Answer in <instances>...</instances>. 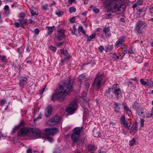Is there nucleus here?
<instances>
[{"instance_id": "obj_1", "label": "nucleus", "mask_w": 153, "mask_h": 153, "mask_svg": "<svg viewBox=\"0 0 153 153\" xmlns=\"http://www.w3.org/2000/svg\"><path fill=\"white\" fill-rule=\"evenodd\" d=\"M72 84L70 82H62L59 85L56 92V96L60 101L65 100L66 95L72 91Z\"/></svg>"}, {"instance_id": "obj_2", "label": "nucleus", "mask_w": 153, "mask_h": 153, "mask_svg": "<svg viewBox=\"0 0 153 153\" xmlns=\"http://www.w3.org/2000/svg\"><path fill=\"white\" fill-rule=\"evenodd\" d=\"M103 79V76L101 73L97 74L92 84V86L98 90L101 86Z\"/></svg>"}, {"instance_id": "obj_3", "label": "nucleus", "mask_w": 153, "mask_h": 153, "mask_svg": "<svg viewBox=\"0 0 153 153\" xmlns=\"http://www.w3.org/2000/svg\"><path fill=\"white\" fill-rule=\"evenodd\" d=\"M126 7V5L123 4L121 0L117 1L113 6V8L115 11L118 12V13H122L124 12Z\"/></svg>"}, {"instance_id": "obj_4", "label": "nucleus", "mask_w": 153, "mask_h": 153, "mask_svg": "<svg viewBox=\"0 0 153 153\" xmlns=\"http://www.w3.org/2000/svg\"><path fill=\"white\" fill-rule=\"evenodd\" d=\"M78 108L77 101L74 100L69 104L66 109V111L70 114H72Z\"/></svg>"}, {"instance_id": "obj_5", "label": "nucleus", "mask_w": 153, "mask_h": 153, "mask_svg": "<svg viewBox=\"0 0 153 153\" xmlns=\"http://www.w3.org/2000/svg\"><path fill=\"white\" fill-rule=\"evenodd\" d=\"M82 131V127H77L74 128V131L71 136V138L74 142H77L78 140L80 133Z\"/></svg>"}, {"instance_id": "obj_6", "label": "nucleus", "mask_w": 153, "mask_h": 153, "mask_svg": "<svg viewBox=\"0 0 153 153\" xmlns=\"http://www.w3.org/2000/svg\"><path fill=\"white\" fill-rule=\"evenodd\" d=\"M29 133L30 134V136L36 137L39 138L41 136L42 132L37 128H32L30 129Z\"/></svg>"}, {"instance_id": "obj_7", "label": "nucleus", "mask_w": 153, "mask_h": 153, "mask_svg": "<svg viewBox=\"0 0 153 153\" xmlns=\"http://www.w3.org/2000/svg\"><path fill=\"white\" fill-rule=\"evenodd\" d=\"M58 132V129L55 128H47L45 129L43 132L45 135L53 136L54 135L56 132Z\"/></svg>"}, {"instance_id": "obj_8", "label": "nucleus", "mask_w": 153, "mask_h": 153, "mask_svg": "<svg viewBox=\"0 0 153 153\" xmlns=\"http://www.w3.org/2000/svg\"><path fill=\"white\" fill-rule=\"evenodd\" d=\"M65 30L62 29L58 30L56 34L55 39L58 41L62 40L64 37Z\"/></svg>"}, {"instance_id": "obj_9", "label": "nucleus", "mask_w": 153, "mask_h": 153, "mask_svg": "<svg viewBox=\"0 0 153 153\" xmlns=\"http://www.w3.org/2000/svg\"><path fill=\"white\" fill-rule=\"evenodd\" d=\"M145 23L144 22L139 21L137 24L135 30L138 34L142 33V30L145 26Z\"/></svg>"}, {"instance_id": "obj_10", "label": "nucleus", "mask_w": 153, "mask_h": 153, "mask_svg": "<svg viewBox=\"0 0 153 153\" xmlns=\"http://www.w3.org/2000/svg\"><path fill=\"white\" fill-rule=\"evenodd\" d=\"M126 40V38L124 36H120L114 45V47L115 48H117L123 45Z\"/></svg>"}, {"instance_id": "obj_11", "label": "nucleus", "mask_w": 153, "mask_h": 153, "mask_svg": "<svg viewBox=\"0 0 153 153\" xmlns=\"http://www.w3.org/2000/svg\"><path fill=\"white\" fill-rule=\"evenodd\" d=\"M30 129L27 128H24L18 132V135L19 136H24L25 135L30 136V134L29 133Z\"/></svg>"}, {"instance_id": "obj_12", "label": "nucleus", "mask_w": 153, "mask_h": 153, "mask_svg": "<svg viewBox=\"0 0 153 153\" xmlns=\"http://www.w3.org/2000/svg\"><path fill=\"white\" fill-rule=\"evenodd\" d=\"M137 125L136 123L134 124H131L128 127V129L131 130L130 133L133 134L137 131Z\"/></svg>"}, {"instance_id": "obj_13", "label": "nucleus", "mask_w": 153, "mask_h": 153, "mask_svg": "<svg viewBox=\"0 0 153 153\" xmlns=\"http://www.w3.org/2000/svg\"><path fill=\"white\" fill-rule=\"evenodd\" d=\"M27 79V78L25 77H21L19 78V83L20 86L22 88L26 85Z\"/></svg>"}, {"instance_id": "obj_14", "label": "nucleus", "mask_w": 153, "mask_h": 153, "mask_svg": "<svg viewBox=\"0 0 153 153\" xmlns=\"http://www.w3.org/2000/svg\"><path fill=\"white\" fill-rule=\"evenodd\" d=\"M52 107L51 106H49L47 107L45 112V115L46 117H48L50 115L52 112Z\"/></svg>"}, {"instance_id": "obj_15", "label": "nucleus", "mask_w": 153, "mask_h": 153, "mask_svg": "<svg viewBox=\"0 0 153 153\" xmlns=\"http://www.w3.org/2000/svg\"><path fill=\"white\" fill-rule=\"evenodd\" d=\"M25 16V14L23 12H21L19 14V18L18 19V21L20 23L21 26L22 24H21L23 23L24 20L25 19H24V18Z\"/></svg>"}, {"instance_id": "obj_16", "label": "nucleus", "mask_w": 153, "mask_h": 153, "mask_svg": "<svg viewBox=\"0 0 153 153\" xmlns=\"http://www.w3.org/2000/svg\"><path fill=\"white\" fill-rule=\"evenodd\" d=\"M34 22V21L31 19H29V20L25 19L24 20L23 23L21 24V27L24 28L25 24L29 25V24L33 23Z\"/></svg>"}, {"instance_id": "obj_17", "label": "nucleus", "mask_w": 153, "mask_h": 153, "mask_svg": "<svg viewBox=\"0 0 153 153\" xmlns=\"http://www.w3.org/2000/svg\"><path fill=\"white\" fill-rule=\"evenodd\" d=\"M145 13V11L143 9H139L137 11L136 17L138 18L140 16H144Z\"/></svg>"}, {"instance_id": "obj_18", "label": "nucleus", "mask_w": 153, "mask_h": 153, "mask_svg": "<svg viewBox=\"0 0 153 153\" xmlns=\"http://www.w3.org/2000/svg\"><path fill=\"white\" fill-rule=\"evenodd\" d=\"M79 81L81 82H84L87 80V78L84 74L80 75L78 77Z\"/></svg>"}, {"instance_id": "obj_19", "label": "nucleus", "mask_w": 153, "mask_h": 153, "mask_svg": "<svg viewBox=\"0 0 153 153\" xmlns=\"http://www.w3.org/2000/svg\"><path fill=\"white\" fill-rule=\"evenodd\" d=\"M114 104L115 105L114 111L117 113L120 112V104L115 102H114Z\"/></svg>"}, {"instance_id": "obj_20", "label": "nucleus", "mask_w": 153, "mask_h": 153, "mask_svg": "<svg viewBox=\"0 0 153 153\" xmlns=\"http://www.w3.org/2000/svg\"><path fill=\"white\" fill-rule=\"evenodd\" d=\"M13 66L14 67L15 70L16 71L19 70L21 68L20 65L16 61L13 63Z\"/></svg>"}, {"instance_id": "obj_21", "label": "nucleus", "mask_w": 153, "mask_h": 153, "mask_svg": "<svg viewBox=\"0 0 153 153\" xmlns=\"http://www.w3.org/2000/svg\"><path fill=\"white\" fill-rule=\"evenodd\" d=\"M132 107L133 109L137 110L140 107V104L137 102L135 101L132 104Z\"/></svg>"}, {"instance_id": "obj_22", "label": "nucleus", "mask_w": 153, "mask_h": 153, "mask_svg": "<svg viewBox=\"0 0 153 153\" xmlns=\"http://www.w3.org/2000/svg\"><path fill=\"white\" fill-rule=\"evenodd\" d=\"M54 123V124L56 125L60 121V117L57 116L55 117L52 119Z\"/></svg>"}, {"instance_id": "obj_23", "label": "nucleus", "mask_w": 153, "mask_h": 153, "mask_svg": "<svg viewBox=\"0 0 153 153\" xmlns=\"http://www.w3.org/2000/svg\"><path fill=\"white\" fill-rule=\"evenodd\" d=\"M144 110H145L143 108H141L138 109L136 111L139 115L140 116H142V114H143L144 113Z\"/></svg>"}, {"instance_id": "obj_24", "label": "nucleus", "mask_w": 153, "mask_h": 153, "mask_svg": "<svg viewBox=\"0 0 153 153\" xmlns=\"http://www.w3.org/2000/svg\"><path fill=\"white\" fill-rule=\"evenodd\" d=\"M88 150L90 152L94 151L96 150L94 146L92 145H88Z\"/></svg>"}, {"instance_id": "obj_25", "label": "nucleus", "mask_w": 153, "mask_h": 153, "mask_svg": "<svg viewBox=\"0 0 153 153\" xmlns=\"http://www.w3.org/2000/svg\"><path fill=\"white\" fill-rule=\"evenodd\" d=\"M121 93V90L120 88L114 89V93L116 96L118 95Z\"/></svg>"}, {"instance_id": "obj_26", "label": "nucleus", "mask_w": 153, "mask_h": 153, "mask_svg": "<svg viewBox=\"0 0 153 153\" xmlns=\"http://www.w3.org/2000/svg\"><path fill=\"white\" fill-rule=\"evenodd\" d=\"M96 36V34L95 33L92 34L91 35L89 36L87 39V41L90 42L93 38H94Z\"/></svg>"}, {"instance_id": "obj_27", "label": "nucleus", "mask_w": 153, "mask_h": 153, "mask_svg": "<svg viewBox=\"0 0 153 153\" xmlns=\"http://www.w3.org/2000/svg\"><path fill=\"white\" fill-rule=\"evenodd\" d=\"M90 8L92 10H93L96 13H97L99 11V10L98 8H96L93 5H91L90 7Z\"/></svg>"}, {"instance_id": "obj_28", "label": "nucleus", "mask_w": 153, "mask_h": 153, "mask_svg": "<svg viewBox=\"0 0 153 153\" xmlns=\"http://www.w3.org/2000/svg\"><path fill=\"white\" fill-rule=\"evenodd\" d=\"M64 13V12L63 11H61L59 10H56V14L58 17L61 16L63 15Z\"/></svg>"}, {"instance_id": "obj_29", "label": "nucleus", "mask_w": 153, "mask_h": 153, "mask_svg": "<svg viewBox=\"0 0 153 153\" xmlns=\"http://www.w3.org/2000/svg\"><path fill=\"white\" fill-rule=\"evenodd\" d=\"M125 110L126 111V113L128 114H131L132 112L131 110L126 106H125L124 107Z\"/></svg>"}, {"instance_id": "obj_30", "label": "nucleus", "mask_w": 153, "mask_h": 153, "mask_svg": "<svg viewBox=\"0 0 153 153\" xmlns=\"http://www.w3.org/2000/svg\"><path fill=\"white\" fill-rule=\"evenodd\" d=\"M110 29L109 27H105L103 28V32L105 34H107L109 32Z\"/></svg>"}, {"instance_id": "obj_31", "label": "nucleus", "mask_w": 153, "mask_h": 153, "mask_svg": "<svg viewBox=\"0 0 153 153\" xmlns=\"http://www.w3.org/2000/svg\"><path fill=\"white\" fill-rule=\"evenodd\" d=\"M9 8V7L7 5H6L4 8V10H6L5 12V16H7L9 13V11H8Z\"/></svg>"}, {"instance_id": "obj_32", "label": "nucleus", "mask_w": 153, "mask_h": 153, "mask_svg": "<svg viewBox=\"0 0 153 153\" xmlns=\"http://www.w3.org/2000/svg\"><path fill=\"white\" fill-rule=\"evenodd\" d=\"M47 124L48 126H53L55 125V124H54V123L52 119L51 120L48 121L47 123Z\"/></svg>"}, {"instance_id": "obj_33", "label": "nucleus", "mask_w": 153, "mask_h": 153, "mask_svg": "<svg viewBox=\"0 0 153 153\" xmlns=\"http://www.w3.org/2000/svg\"><path fill=\"white\" fill-rule=\"evenodd\" d=\"M111 57L113 58H115V59L116 58L117 60H118V59L120 58V56H118L117 54L115 53H113L111 55Z\"/></svg>"}, {"instance_id": "obj_34", "label": "nucleus", "mask_w": 153, "mask_h": 153, "mask_svg": "<svg viewBox=\"0 0 153 153\" xmlns=\"http://www.w3.org/2000/svg\"><path fill=\"white\" fill-rule=\"evenodd\" d=\"M48 28V33L49 35L51 34L53 32V28L51 27H46Z\"/></svg>"}, {"instance_id": "obj_35", "label": "nucleus", "mask_w": 153, "mask_h": 153, "mask_svg": "<svg viewBox=\"0 0 153 153\" xmlns=\"http://www.w3.org/2000/svg\"><path fill=\"white\" fill-rule=\"evenodd\" d=\"M76 11V9L74 7H71L69 8V12L70 13H72Z\"/></svg>"}, {"instance_id": "obj_36", "label": "nucleus", "mask_w": 153, "mask_h": 153, "mask_svg": "<svg viewBox=\"0 0 153 153\" xmlns=\"http://www.w3.org/2000/svg\"><path fill=\"white\" fill-rule=\"evenodd\" d=\"M30 13L31 14V15L33 16H34L35 15L37 16L38 15V12H36L34 10L32 9H30Z\"/></svg>"}, {"instance_id": "obj_37", "label": "nucleus", "mask_w": 153, "mask_h": 153, "mask_svg": "<svg viewBox=\"0 0 153 153\" xmlns=\"http://www.w3.org/2000/svg\"><path fill=\"white\" fill-rule=\"evenodd\" d=\"M78 30L81 32L83 34H85V30H84L82 27H79L78 28Z\"/></svg>"}, {"instance_id": "obj_38", "label": "nucleus", "mask_w": 153, "mask_h": 153, "mask_svg": "<svg viewBox=\"0 0 153 153\" xmlns=\"http://www.w3.org/2000/svg\"><path fill=\"white\" fill-rule=\"evenodd\" d=\"M19 128V126H17L15 127L13 129L12 132V134H13L15 133L16 131H17Z\"/></svg>"}, {"instance_id": "obj_39", "label": "nucleus", "mask_w": 153, "mask_h": 153, "mask_svg": "<svg viewBox=\"0 0 153 153\" xmlns=\"http://www.w3.org/2000/svg\"><path fill=\"white\" fill-rule=\"evenodd\" d=\"M0 60L3 62H5L7 60L6 56L5 55L0 56Z\"/></svg>"}, {"instance_id": "obj_40", "label": "nucleus", "mask_w": 153, "mask_h": 153, "mask_svg": "<svg viewBox=\"0 0 153 153\" xmlns=\"http://www.w3.org/2000/svg\"><path fill=\"white\" fill-rule=\"evenodd\" d=\"M111 88H109L106 91L105 93V95L106 96H108L110 94V92L111 91Z\"/></svg>"}, {"instance_id": "obj_41", "label": "nucleus", "mask_w": 153, "mask_h": 153, "mask_svg": "<svg viewBox=\"0 0 153 153\" xmlns=\"http://www.w3.org/2000/svg\"><path fill=\"white\" fill-rule=\"evenodd\" d=\"M65 57L64 60H62L61 61V62L62 63H63L65 60H66L67 59H69V57H70V56H69L68 55V53L67 54L65 55Z\"/></svg>"}, {"instance_id": "obj_42", "label": "nucleus", "mask_w": 153, "mask_h": 153, "mask_svg": "<svg viewBox=\"0 0 153 153\" xmlns=\"http://www.w3.org/2000/svg\"><path fill=\"white\" fill-rule=\"evenodd\" d=\"M127 52V51L126 50H125L123 51L120 55V56H121V59H122L123 58L124 56L125 55L126 53Z\"/></svg>"}, {"instance_id": "obj_43", "label": "nucleus", "mask_w": 153, "mask_h": 153, "mask_svg": "<svg viewBox=\"0 0 153 153\" xmlns=\"http://www.w3.org/2000/svg\"><path fill=\"white\" fill-rule=\"evenodd\" d=\"M45 139L50 142H52L53 141L52 138L49 136L46 137H45Z\"/></svg>"}, {"instance_id": "obj_44", "label": "nucleus", "mask_w": 153, "mask_h": 153, "mask_svg": "<svg viewBox=\"0 0 153 153\" xmlns=\"http://www.w3.org/2000/svg\"><path fill=\"white\" fill-rule=\"evenodd\" d=\"M42 115L41 114H39L38 116L37 117H36V118H35L34 120V121H37L38 120L41 119L42 118Z\"/></svg>"}, {"instance_id": "obj_45", "label": "nucleus", "mask_w": 153, "mask_h": 153, "mask_svg": "<svg viewBox=\"0 0 153 153\" xmlns=\"http://www.w3.org/2000/svg\"><path fill=\"white\" fill-rule=\"evenodd\" d=\"M42 8L44 10H47L48 9V6L47 4L43 5L42 6Z\"/></svg>"}, {"instance_id": "obj_46", "label": "nucleus", "mask_w": 153, "mask_h": 153, "mask_svg": "<svg viewBox=\"0 0 153 153\" xmlns=\"http://www.w3.org/2000/svg\"><path fill=\"white\" fill-rule=\"evenodd\" d=\"M136 140L135 139L133 138L132 140L130 141V145L132 146L135 143Z\"/></svg>"}, {"instance_id": "obj_47", "label": "nucleus", "mask_w": 153, "mask_h": 153, "mask_svg": "<svg viewBox=\"0 0 153 153\" xmlns=\"http://www.w3.org/2000/svg\"><path fill=\"white\" fill-rule=\"evenodd\" d=\"M120 121L121 123H123L124 122L125 120V117L124 115H122L120 118Z\"/></svg>"}, {"instance_id": "obj_48", "label": "nucleus", "mask_w": 153, "mask_h": 153, "mask_svg": "<svg viewBox=\"0 0 153 153\" xmlns=\"http://www.w3.org/2000/svg\"><path fill=\"white\" fill-rule=\"evenodd\" d=\"M124 126H125V127L126 128H127L128 129V127L129 126H128V122H127L126 121H125L123 123H122Z\"/></svg>"}, {"instance_id": "obj_49", "label": "nucleus", "mask_w": 153, "mask_h": 153, "mask_svg": "<svg viewBox=\"0 0 153 153\" xmlns=\"http://www.w3.org/2000/svg\"><path fill=\"white\" fill-rule=\"evenodd\" d=\"M145 122V120L143 119H141L140 120V126L141 127H143L144 125V122Z\"/></svg>"}, {"instance_id": "obj_50", "label": "nucleus", "mask_w": 153, "mask_h": 153, "mask_svg": "<svg viewBox=\"0 0 153 153\" xmlns=\"http://www.w3.org/2000/svg\"><path fill=\"white\" fill-rule=\"evenodd\" d=\"M49 48L51 51L54 52L56 50V48L55 47H53L52 46H50Z\"/></svg>"}, {"instance_id": "obj_51", "label": "nucleus", "mask_w": 153, "mask_h": 153, "mask_svg": "<svg viewBox=\"0 0 153 153\" xmlns=\"http://www.w3.org/2000/svg\"><path fill=\"white\" fill-rule=\"evenodd\" d=\"M104 48L102 46H100L98 48L99 51L101 53L104 50Z\"/></svg>"}, {"instance_id": "obj_52", "label": "nucleus", "mask_w": 153, "mask_h": 153, "mask_svg": "<svg viewBox=\"0 0 153 153\" xmlns=\"http://www.w3.org/2000/svg\"><path fill=\"white\" fill-rule=\"evenodd\" d=\"M14 25L16 28H18L20 26H21V25L19 22L18 23V22H15L14 23Z\"/></svg>"}, {"instance_id": "obj_53", "label": "nucleus", "mask_w": 153, "mask_h": 153, "mask_svg": "<svg viewBox=\"0 0 153 153\" xmlns=\"http://www.w3.org/2000/svg\"><path fill=\"white\" fill-rule=\"evenodd\" d=\"M60 52L61 53L65 55L68 54L67 51H66L65 50L63 49H61L60 50Z\"/></svg>"}, {"instance_id": "obj_54", "label": "nucleus", "mask_w": 153, "mask_h": 153, "mask_svg": "<svg viewBox=\"0 0 153 153\" xmlns=\"http://www.w3.org/2000/svg\"><path fill=\"white\" fill-rule=\"evenodd\" d=\"M140 82L141 84L143 85H146L147 83V82L144 81L143 79H140Z\"/></svg>"}, {"instance_id": "obj_55", "label": "nucleus", "mask_w": 153, "mask_h": 153, "mask_svg": "<svg viewBox=\"0 0 153 153\" xmlns=\"http://www.w3.org/2000/svg\"><path fill=\"white\" fill-rule=\"evenodd\" d=\"M105 48L106 51H111L112 49V47L111 46L106 47Z\"/></svg>"}, {"instance_id": "obj_56", "label": "nucleus", "mask_w": 153, "mask_h": 153, "mask_svg": "<svg viewBox=\"0 0 153 153\" xmlns=\"http://www.w3.org/2000/svg\"><path fill=\"white\" fill-rule=\"evenodd\" d=\"M39 31L38 28H36L34 30V32L35 34L37 35L39 33Z\"/></svg>"}, {"instance_id": "obj_57", "label": "nucleus", "mask_w": 153, "mask_h": 153, "mask_svg": "<svg viewBox=\"0 0 153 153\" xmlns=\"http://www.w3.org/2000/svg\"><path fill=\"white\" fill-rule=\"evenodd\" d=\"M76 30V29L74 27H73V28L71 30V34H74Z\"/></svg>"}, {"instance_id": "obj_58", "label": "nucleus", "mask_w": 153, "mask_h": 153, "mask_svg": "<svg viewBox=\"0 0 153 153\" xmlns=\"http://www.w3.org/2000/svg\"><path fill=\"white\" fill-rule=\"evenodd\" d=\"M143 2V0H137V3L139 5L142 4Z\"/></svg>"}, {"instance_id": "obj_59", "label": "nucleus", "mask_w": 153, "mask_h": 153, "mask_svg": "<svg viewBox=\"0 0 153 153\" xmlns=\"http://www.w3.org/2000/svg\"><path fill=\"white\" fill-rule=\"evenodd\" d=\"M111 16V13H109L105 16V18L107 19H108L110 18Z\"/></svg>"}, {"instance_id": "obj_60", "label": "nucleus", "mask_w": 153, "mask_h": 153, "mask_svg": "<svg viewBox=\"0 0 153 153\" xmlns=\"http://www.w3.org/2000/svg\"><path fill=\"white\" fill-rule=\"evenodd\" d=\"M75 18L74 17H72L70 19V22L71 23H73L75 22Z\"/></svg>"}, {"instance_id": "obj_61", "label": "nucleus", "mask_w": 153, "mask_h": 153, "mask_svg": "<svg viewBox=\"0 0 153 153\" xmlns=\"http://www.w3.org/2000/svg\"><path fill=\"white\" fill-rule=\"evenodd\" d=\"M153 116V114H146L147 117H150Z\"/></svg>"}, {"instance_id": "obj_62", "label": "nucleus", "mask_w": 153, "mask_h": 153, "mask_svg": "<svg viewBox=\"0 0 153 153\" xmlns=\"http://www.w3.org/2000/svg\"><path fill=\"white\" fill-rule=\"evenodd\" d=\"M85 85L86 88H88L90 86V84L87 82H85Z\"/></svg>"}, {"instance_id": "obj_63", "label": "nucleus", "mask_w": 153, "mask_h": 153, "mask_svg": "<svg viewBox=\"0 0 153 153\" xmlns=\"http://www.w3.org/2000/svg\"><path fill=\"white\" fill-rule=\"evenodd\" d=\"M5 102V101L4 100H1L0 101V104L1 105H3L4 104Z\"/></svg>"}, {"instance_id": "obj_64", "label": "nucleus", "mask_w": 153, "mask_h": 153, "mask_svg": "<svg viewBox=\"0 0 153 153\" xmlns=\"http://www.w3.org/2000/svg\"><path fill=\"white\" fill-rule=\"evenodd\" d=\"M149 11L152 13H153V6L150 7L149 8Z\"/></svg>"}]
</instances>
